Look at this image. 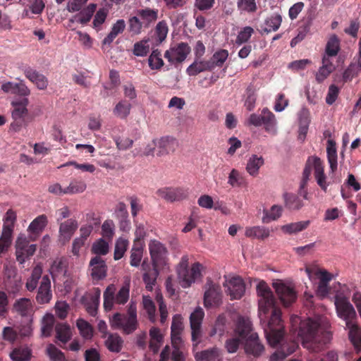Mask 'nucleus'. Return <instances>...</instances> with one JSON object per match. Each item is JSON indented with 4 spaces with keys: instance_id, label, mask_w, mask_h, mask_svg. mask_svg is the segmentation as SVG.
Returning <instances> with one entry per match:
<instances>
[{
    "instance_id": "nucleus-58",
    "label": "nucleus",
    "mask_w": 361,
    "mask_h": 361,
    "mask_svg": "<svg viewBox=\"0 0 361 361\" xmlns=\"http://www.w3.org/2000/svg\"><path fill=\"white\" fill-rule=\"evenodd\" d=\"M357 74V66L356 63H351L343 73L342 79L343 82H350Z\"/></svg>"
},
{
    "instance_id": "nucleus-40",
    "label": "nucleus",
    "mask_w": 361,
    "mask_h": 361,
    "mask_svg": "<svg viewBox=\"0 0 361 361\" xmlns=\"http://www.w3.org/2000/svg\"><path fill=\"white\" fill-rule=\"evenodd\" d=\"M54 317L51 314H46L42 320L41 332L44 337L51 336L54 325Z\"/></svg>"
},
{
    "instance_id": "nucleus-30",
    "label": "nucleus",
    "mask_w": 361,
    "mask_h": 361,
    "mask_svg": "<svg viewBox=\"0 0 361 361\" xmlns=\"http://www.w3.org/2000/svg\"><path fill=\"white\" fill-rule=\"evenodd\" d=\"M206 71H212L209 62L208 61L195 60L188 67L186 73L190 76H195Z\"/></svg>"
},
{
    "instance_id": "nucleus-7",
    "label": "nucleus",
    "mask_w": 361,
    "mask_h": 361,
    "mask_svg": "<svg viewBox=\"0 0 361 361\" xmlns=\"http://www.w3.org/2000/svg\"><path fill=\"white\" fill-rule=\"evenodd\" d=\"M28 104L29 100L26 97L16 99L11 102L13 107L12 117L14 121L11 124V127L16 132L20 130L25 124V118L28 114L27 109Z\"/></svg>"
},
{
    "instance_id": "nucleus-13",
    "label": "nucleus",
    "mask_w": 361,
    "mask_h": 361,
    "mask_svg": "<svg viewBox=\"0 0 361 361\" xmlns=\"http://www.w3.org/2000/svg\"><path fill=\"white\" fill-rule=\"evenodd\" d=\"M190 52V47L185 42H180L171 47L164 53V58L171 63H182Z\"/></svg>"
},
{
    "instance_id": "nucleus-45",
    "label": "nucleus",
    "mask_w": 361,
    "mask_h": 361,
    "mask_svg": "<svg viewBox=\"0 0 361 361\" xmlns=\"http://www.w3.org/2000/svg\"><path fill=\"white\" fill-rule=\"evenodd\" d=\"M340 50V41L336 35L331 36L326 45L325 52L328 56H335Z\"/></svg>"
},
{
    "instance_id": "nucleus-23",
    "label": "nucleus",
    "mask_w": 361,
    "mask_h": 361,
    "mask_svg": "<svg viewBox=\"0 0 361 361\" xmlns=\"http://www.w3.org/2000/svg\"><path fill=\"white\" fill-rule=\"evenodd\" d=\"M158 10L150 8L138 9L136 14L140 18L145 28H148L151 24L154 23L158 18Z\"/></svg>"
},
{
    "instance_id": "nucleus-62",
    "label": "nucleus",
    "mask_w": 361,
    "mask_h": 361,
    "mask_svg": "<svg viewBox=\"0 0 361 361\" xmlns=\"http://www.w3.org/2000/svg\"><path fill=\"white\" fill-rule=\"evenodd\" d=\"M130 202L131 214L133 218L136 217L137 214L142 209V204L140 200L135 195L128 197Z\"/></svg>"
},
{
    "instance_id": "nucleus-22",
    "label": "nucleus",
    "mask_w": 361,
    "mask_h": 361,
    "mask_svg": "<svg viewBox=\"0 0 361 361\" xmlns=\"http://www.w3.org/2000/svg\"><path fill=\"white\" fill-rule=\"evenodd\" d=\"M33 305L30 299L21 298L17 299L13 305V311L21 317H27L32 312Z\"/></svg>"
},
{
    "instance_id": "nucleus-38",
    "label": "nucleus",
    "mask_w": 361,
    "mask_h": 361,
    "mask_svg": "<svg viewBox=\"0 0 361 361\" xmlns=\"http://www.w3.org/2000/svg\"><path fill=\"white\" fill-rule=\"evenodd\" d=\"M142 305L147 314L149 320L151 322L154 323L157 321L156 307L154 302L149 296L144 295L142 297Z\"/></svg>"
},
{
    "instance_id": "nucleus-12",
    "label": "nucleus",
    "mask_w": 361,
    "mask_h": 361,
    "mask_svg": "<svg viewBox=\"0 0 361 361\" xmlns=\"http://www.w3.org/2000/svg\"><path fill=\"white\" fill-rule=\"evenodd\" d=\"M272 285L283 306L288 307L295 302L297 293L293 287L279 280L274 282Z\"/></svg>"
},
{
    "instance_id": "nucleus-21",
    "label": "nucleus",
    "mask_w": 361,
    "mask_h": 361,
    "mask_svg": "<svg viewBox=\"0 0 361 361\" xmlns=\"http://www.w3.org/2000/svg\"><path fill=\"white\" fill-rule=\"evenodd\" d=\"M78 227L77 221L70 219L61 223L59 226V240L65 244L72 238Z\"/></svg>"
},
{
    "instance_id": "nucleus-37",
    "label": "nucleus",
    "mask_w": 361,
    "mask_h": 361,
    "mask_svg": "<svg viewBox=\"0 0 361 361\" xmlns=\"http://www.w3.org/2000/svg\"><path fill=\"white\" fill-rule=\"evenodd\" d=\"M47 222L48 221L46 215H39L30 223L28 227V231L32 233L38 234L44 230Z\"/></svg>"
},
{
    "instance_id": "nucleus-32",
    "label": "nucleus",
    "mask_w": 361,
    "mask_h": 361,
    "mask_svg": "<svg viewBox=\"0 0 361 361\" xmlns=\"http://www.w3.org/2000/svg\"><path fill=\"white\" fill-rule=\"evenodd\" d=\"M42 267L41 265H36L32 271L31 276L27 279L25 287L27 290L32 292L36 289L39 280L42 277Z\"/></svg>"
},
{
    "instance_id": "nucleus-46",
    "label": "nucleus",
    "mask_w": 361,
    "mask_h": 361,
    "mask_svg": "<svg viewBox=\"0 0 361 361\" xmlns=\"http://www.w3.org/2000/svg\"><path fill=\"white\" fill-rule=\"evenodd\" d=\"M66 268L67 264L66 260L63 258L55 259L50 267V272L52 277L54 278L60 274H65Z\"/></svg>"
},
{
    "instance_id": "nucleus-64",
    "label": "nucleus",
    "mask_w": 361,
    "mask_h": 361,
    "mask_svg": "<svg viewBox=\"0 0 361 361\" xmlns=\"http://www.w3.org/2000/svg\"><path fill=\"white\" fill-rule=\"evenodd\" d=\"M336 69L335 66L325 67L322 66L316 74V80L321 83Z\"/></svg>"
},
{
    "instance_id": "nucleus-16",
    "label": "nucleus",
    "mask_w": 361,
    "mask_h": 361,
    "mask_svg": "<svg viewBox=\"0 0 361 361\" xmlns=\"http://www.w3.org/2000/svg\"><path fill=\"white\" fill-rule=\"evenodd\" d=\"M207 288L204 295V304L206 307L219 306L221 302V287L212 281L207 283Z\"/></svg>"
},
{
    "instance_id": "nucleus-11",
    "label": "nucleus",
    "mask_w": 361,
    "mask_h": 361,
    "mask_svg": "<svg viewBox=\"0 0 361 361\" xmlns=\"http://www.w3.org/2000/svg\"><path fill=\"white\" fill-rule=\"evenodd\" d=\"M204 317V310L200 307H196L190 316V324L192 331L191 336L194 348L197 347L201 341V326Z\"/></svg>"
},
{
    "instance_id": "nucleus-54",
    "label": "nucleus",
    "mask_w": 361,
    "mask_h": 361,
    "mask_svg": "<svg viewBox=\"0 0 361 361\" xmlns=\"http://www.w3.org/2000/svg\"><path fill=\"white\" fill-rule=\"evenodd\" d=\"M282 207L279 205L271 207L269 212H266L262 218V222L267 224L271 221L276 220L281 216Z\"/></svg>"
},
{
    "instance_id": "nucleus-39",
    "label": "nucleus",
    "mask_w": 361,
    "mask_h": 361,
    "mask_svg": "<svg viewBox=\"0 0 361 361\" xmlns=\"http://www.w3.org/2000/svg\"><path fill=\"white\" fill-rule=\"evenodd\" d=\"M56 338L63 343H66L71 337L70 326L66 324H57L55 326Z\"/></svg>"
},
{
    "instance_id": "nucleus-8",
    "label": "nucleus",
    "mask_w": 361,
    "mask_h": 361,
    "mask_svg": "<svg viewBox=\"0 0 361 361\" xmlns=\"http://www.w3.org/2000/svg\"><path fill=\"white\" fill-rule=\"evenodd\" d=\"M248 122L255 126L264 125L265 130L269 133L276 134V133L275 115L267 108L263 109L260 115L252 114L249 117Z\"/></svg>"
},
{
    "instance_id": "nucleus-59",
    "label": "nucleus",
    "mask_w": 361,
    "mask_h": 361,
    "mask_svg": "<svg viewBox=\"0 0 361 361\" xmlns=\"http://www.w3.org/2000/svg\"><path fill=\"white\" fill-rule=\"evenodd\" d=\"M157 302L159 305V311L160 314V322L164 324L168 317V310L166 307V305L164 301V298L162 295H157Z\"/></svg>"
},
{
    "instance_id": "nucleus-35",
    "label": "nucleus",
    "mask_w": 361,
    "mask_h": 361,
    "mask_svg": "<svg viewBox=\"0 0 361 361\" xmlns=\"http://www.w3.org/2000/svg\"><path fill=\"white\" fill-rule=\"evenodd\" d=\"M115 292L116 287L113 284L108 286L104 292V308L106 312L113 309L115 303Z\"/></svg>"
},
{
    "instance_id": "nucleus-2",
    "label": "nucleus",
    "mask_w": 361,
    "mask_h": 361,
    "mask_svg": "<svg viewBox=\"0 0 361 361\" xmlns=\"http://www.w3.org/2000/svg\"><path fill=\"white\" fill-rule=\"evenodd\" d=\"M299 335L302 338V346L313 352L321 350L330 337L318 321L310 318L300 323Z\"/></svg>"
},
{
    "instance_id": "nucleus-50",
    "label": "nucleus",
    "mask_w": 361,
    "mask_h": 361,
    "mask_svg": "<svg viewBox=\"0 0 361 361\" xmlns=\"http://www.w3.org/2000/svg\"><path fill=\"white\" fill-rule=\"evenodd\" d=\"M149 39H143L134 44L133 53L137 56H145L149 51Z\"/></svg>"
},
{
    "instance_id": "nucleus-6",
    "label": "nucleus",
    "mask_w": 361,
    "mask_h": 361,
    "mask_svg": "<svg viewBox=\"0 0 361 361\" xmlns=\"http://www.w3.org/2000/svg\"><path fill=\"white\" fill-rule=\"evenodd\" d=\"M111 326L122 329L123 331L130 334L137 327V308L134 303H130L128 307L127 314L115 313L110 319Z\"/></svg>"
},
{
    "instance_id": "nucleus-31",
    "label": "nucleus",
    "mask_w": 361,
    "mask_h": 361,
    "mask_svg": "<svg viewBox=\"0 0 361 361\" xmlns=\"http://www.w3.org/2000/svg\"><path fill=\"white\" fill-rule=\"evenodd\" d=\"M327 159L329 164L330 169L332 173H334L337 169V152L336 147V143L332 140L327 141Z\"/></svg>"
},
{
    "instance_id": "nucleus-10",
    "label": "nucleus",
    "mask_w": 361,
    "mask_h": 361,
    "mask_svg": "<svg viewBox=\"0 0 361 361\" xmlns=\"http://www.w3.org/2000/svg\"><path fill=\"white\" fill-rule=\"evenodd\" d=\"M149 251L154 267H163L166 263L168 250L165 245L157 240L149 243Z\"/></svg>"
},
{
    "instance_id": "nucleus-4",
    "label": "nucleus",
    "mask_w": 361,
    "mask_h": 361,
    "mask_svg": "<svg viewBox=\"0 0 361 361\" xmlns=\"http://www.w3.org/2000/svg\"><path fill=\"white\" fill-rule=\"evenodd\" d=\"M312 170H314L315 180L323 191L326 192L329 185L326 182V176L324 173V166L321 159L316 156L309 157L306 161L302 172L299 190L300 195H302L305 200L307 199L306 188Z\"/></svg>"
},
{
    "instance_id": "nucleus-14",
    "label": "nucleus",
    "mask_w": 361,
    "mask_h": 361,
    "mask_svg": "<svg viewBox=\"0 0 361 361\" xmlns=\"http://www.w3.org/2000/svg\"><path fill=\"white\" fill-rule=\"evenodd\" d=\"M100 295V289L99 288H94L90 292L85 294L81 298V303L85 306L87 313L92 317H95L97 314Z\"/></svg>"
},
{
    "instance_id": "nucleus-51",
    "label": "nucleus",
    "mask_w": 361,
    "mask_h": 361,
    "mask_svg": "<svg viewBox=\"0 0 361 361\" xmlns=\"http://www.w3.org/2000/svg\"><path fill=\"white\" fill-rule=\"evenodd\" d=\"M31 357V350L27 348H16L11 353L13 361H28Z\"/></svg>"
},
{
    "instance_id": "nucleus-26",
    "label": "nucleus",
    "mask_w": 361,
    "mask_h": 361,
    "mask_svg": "<svg viewBox=\"0 0 361 361\" xmlns=\"http://www.w3.org/2000/svg\"><path fill=\"white\" fill-rule=\"evenodd\" d=\"M142 267V269L145 271L143 281L146 285V288L148 290H152L159 275V267H153L152 269L149 268V269L147 270V267H148L149 265L147 264L145 262H143Z\"/></svg>"
},
{
    "instance_id": "nucleus-1",
    "label": "nucleus",
    "mask_w": 361,
    "mask_h": 361,
    "mask_svg": "<svg viewBox=\"0 0 361 361\" xmlns=\"http://www.w3.org/2000/svg\"><path fill=\"white\" fill-rule=\"evenodd\" d=\"M257 292L259 298L258 303L261 320L265 319L267 314L271 313L268 323L264 328V334L267 341L271 344H274L281 336L283 329L281 311L276 307V300L273 293L265 281H261L258 283Z\"/></svg>"
},
{
    "instance_id": "nucleus-25",
    "label": "nucleus",
    "mask_w": 361,
    "mask_h": 361,
    "mask_svg": "<svg viewBox=\"0 0 361 361\" xmlns=\"http://www.w3.org/2000/svg\"><path fill=\"white\" fill-rule=\"evenodd\" d=\"M201 267L199 262H195L188 269V273L185 279L183 277H178L180 281V285L183 288H188L201 276Z\"/></svg>"
},
{
    "instance_id": "nucleus-55",
    "label": "nucleus",
    "mask_w": 361,
    "mask_h": 361,
    "mask_svg": "<svg viewBox=\"0 0 361 361\" xmlns=\"http://www.w3.org/2000/svg\"><path fill=\"white\" fill-rule=\"evenodd\" d=\"M138 245L134 244L131 250L130 264L133 267H138L142 257V248Z\"/></svg>"
},
{
    "instance_id": "nucleus-19",
    "label": "nucleus",
    "mask_w": 361,
    "mask_h": 361,
    "mask_svg": "<svg viewBox=\"0 0 361 361\" xmlns=\"http://www.w3.org/2000/svg\"><path fill=\"white\" fill-rule=\"evenodd\" d=\"M157 155L162 157L174 152L178 146V142L173 137L165 136L157 140Z\"/></svg>"
},
{
    "instance_id": "nucleus-52",
    "label": "nucleus",
    "mask_w": 361,
    "mask_h": 361,
    "mask_svg": "<svg viewBox=\"0 0 361 361\" xmlns=\"http://www.w3.org/2000/svg\"><path fill=\"white\" fill-rule=\"evenodd\" d=\"M130 283H126L115 295V303L118 305L126 304L129 299Z\"/></svg>"
},
{
    "instance_id": "nucleus-43",
    "label": "nucleus",
    "mask_w": 361,
    "mask_h": 361,
    "mask_svg": "<svg viewBox=\"0 0 361 361\" xmlns=\"http://www.w3.org/2000/svg\"><path fill=\"white\" fill-rule=\"evenodd\" d=\"M131 109L130 104L126 100L120 101L114 109V114L120 118H126L129 114Z\"/></svg>"
},
{
    "instance_id": "nucleus-49",
    "label": "nucleus",
    "mask_w": 361,
    "mask_h": 361,
    "mask_svg": "<svg viewBox=\"0 0 361 361\" xmlns=\"http://www.w3.org/2000/svg\"><path fill=\"white\" fill-rule=\"evenodd\" d=\"M128 245V240L123 238H119L116 240L114 255V258L115 260H118L123 257L126 251L127 250Z\"/></svg>"
},
{
    "instance_id": "nucleus-34",
    "label": "nucleus",
    "mask_w": 361,
    "mask_h": 361,
    "mask_svg": "<svg viewBox=\"0 0 361 361\" xmlns=\"http://www.w3.org/2000/svg\"><path fill=\"white\" fill-rule=\"evenodd\" d=\"M310 224L309 220L290 223L283 225L281 231L287 234H294L306 229Z\"/></svg>"
},
{
    "instance_id": "nucleus-57",
    "label": "nucleus",
    "mask_w": 361,
    "mask_h": 361,
    "mask_svg": "<svg viewBox=\"0 0 361 361\" xmlns=\"http://www.w3.org/2000/svg\"><path fill=\"white\" fill-rule=\"evenodd\" d=\"M77 327L81 335L85 338H90L92 336V328L91 325L84 319H80L77 321Z\"/></svg>"
},
{
    "instance_id": "nucleus-60",
    "label": "nucleus",
    "mask_w": 361,
    "mask_h": 361,
    "mask_svg": "<svg viewBox=\"0 0 361 361\" xmlns=\"http://www.w3.org/2000/svg\"><path fill=\"white\" fill-rule=\"evenodd\" d=\"M189 259L188 255H183L177 267L178 277L186 279L188 273Z\"/></svg>"
},
{
    "instance_id": "nucleus-44",
    "label": "nucleus",
    "mask_w": 361,
    "mask_h": 361,
    "mask_svg": "<svg viewBox=\"0 0 361 361\" xmlns=\"http://www.w3.org/2000/svg\"><path fill=\"white\" fill-rule=\"evenodd\" d=\"M96 9V5L94 4H90L87 8H84L79 14L75 16L77 22L81 24L87 23L92 18L93 13Z\"/></svg>"
},
{
    "instance_id": "nucleus-24",
    "label": "nucleus",
    "mask_w": 361,
    "mask_h": 361,
    "mask_svg": "<svg viewBox=\"0 0 361 361\" xmlns=\"http://www.w3.org/2000/svg\"><path fill=\"white\" fill-rule=\"evenodd\" d=\"M195 357L197 361H221L222 355L219 348L213 347L197 353Z\"/></svg>"
},
{
    "instance_id": "nucleus-3",
    "label": "nucleus",
    "mask_w": 361,
    "mask_h": 361,
    "mask_svg": "<svg viewBox=\"0 0 361 361\" xmlns=\"http://www.w3.org/2000/svg\"><path fill=\"white\" fill-rule=\"evenodd\" d=\"M335 306L338 317L345 322L346 327L349 330L348 336L350 341L355 345H361V334L356 322L357 314L353 305L346 297L336 295Z\"/></svg>"
},
{
    "instance_id": "nucleus-63",
    "label": "nucleus",
    "mask_w": 361,
    "mask_h": 361,
    "mask_svg": "<svg viewBox=\"0 0 361 361\" xmlns=\"http://www.w3.org/2000/svg\"><path fill=\"white\" fill-rule=\"evenodd\" d=\"M114 224L112 220H106L102 226V235L108 239H111L114 235Z\"/></svg>"
},
{
    "instance_id": "nucleus-42",
    "label": "nucleus",
    "mask_w": 361,
    "mask_h": 361,
    "mask_svg": "<svg viewBox=\"0 0 361 361\" xmlns=\"http://www.w3.org/2000/svg\"><path fill=\"white\" fill-rule=\"evenodd\" d=\"M168 32L169 27L165 20L159 21L155 27L154 35L157 44L162 43L166 39Z\"/></svg>"
},
{
    "instance_id": "nucleus-17",
    "label": "nucleus",
    "mask_w": 361,
    "mask_h": 361,
    "mask_svg": "<svg viewBox=\"0 0 361 361\" xmlns=\"http://www.w3.org/2000/svg\"><path fill=\"white\" fill-rule=\"evenodd\" d=\"M157 194L166 201L173 202L186 199L189 193L188 190L181 188H166L158 190Z\"/></svg>"
},
{
    "instance_id": "nucleus-56",
    "label": "nucleus",
    "mask_w": 361,
    "mask_h": 361,
    "mask_svg": "<svg viewBox=\"0 0 361 361\" xmlns=\"http://www.w3.org/2000/svg\"><path fill=\"white\" fill-rule=\"evenodd\" d=\"M92 251L97 256L105 255L109 252V244L101 238L92 245Z\"/></svg>"
},
{
    "instance_id": "nucleus-36",
    "label": "nucleus",
    "mask_w": 361,
    "mask_h": 361,
    "mask_svg": "<svg viewBox=\"0 0 361 361\" xmlns=\"http://www.w3.org/2000/svg\"><path fill=\"white\" fill-rule=\"evenodd\" d=\"M228 56V51L226 49H220L216 51L208 61L211 65L212 70L215 67H221Z\"/></svg>"
},
{
    "instance_id": "nucleus-61",
    "label": "nucleus",
    "mask_w": 361,
    "mask_h": 361,
    "mask_svg": "<svg viewBox=\"0 0 361 361\" xmlns=\"http://www.w3.org/2000/svg\"><path fill=\"white\" fill-rule=\"evenodd\" d=\"M254 32V30L252 27L250 26L245 27L242 30L238 33L236 38V43L238 44H241L247 42L252 35Z\"/></svg>"
},
{
    "instance_id": "nucleus-47",
    "label": "nucleus",
    "mask_w": 361,
    "mask_h": 361,
    "mask_svg": "<svg viewBox=\"0 0 361 361\" xmlns=\"http://www.w3.org/2000/svg\"><path fill=\"white\" fill-rule=\"evenodd\" d=\"M282 18L279 14H275L265 20L266 27L264 29V32H270L271 31H276L281 26Z\"/></svg>"
},
{
    "instance_id": "nucleus-48",
    "label": "nucleus",
    "mask_w": 361,
    "mask_h": 361,
    "mask_svg": "<svg viewBox=\"0 0 361 361\" xmlns=\"http://www.w3.org/2000/svg\"><path fill=\"white\" fill-rule=\"evenodd\" d=\"M128 31L132 35H137L140 34L145 26L142 23L140 18L136 14L135 16L130 17L128 21Z\"/></svg>"
},
{
    "instance_id": "nucleus-33",
    "label": "nucleus",
    "mask_w": 361,
    "mask_h": 361,
    "mask_svg": "<svg viewBox=\"0 0 361 361\" xmlns=\"http://www.w3.org/2000/svg\"><path fill=\"white\" fill-rule=\"evenodd\" d=\"M264 164V159L262 157L257 155H252L247 161L246 171L252 176H257L259 173V168Z\"/></svg>"
},
{
    "instance_id": "nucleus-9",
    "label": "nucleus",
    "mask_w": 361,
    "mask_h": 361,
    "mask_svg": "<svg viewBox=\"0 0 361 361\" xmlns=\"http://www.w3.org/2000/svg\"><path fill=\"white\" fill-rule=\"evenodd\" d=\"M284 336V326L281 330V336L279 339V341L274 344H271L269 341V344L272 347L276 346L277 344H280V346L276 351L272 354L270 357L269 361H282L286 357L293 353L295 350L298 348V345L294 341H285L283 340Z\"/></svg>"
},
{
    "instance_id": "nucleus-27",
    "label": "nucleus",
    "mask_w": 361,
    "mask_h": 361,
    "mask_svg": "<svg viewBox=\"0 0 361 361\" xmlns=\"http://www.w3.org/2000/svg\"><path fill=\"white\" fill-rule=\"evenodd\" d=\"M285 207L290 211H297L303 206L302 200L295 194L286 192L283 195Z\"/></svg>"
},
{
    "instance_id": "nucleus-5",
    "label": "nucleus",
    "mask_w": 361,
    "mask_h": 361,
    "mask_svg": "<svg viewBox=\"0 0 361 361\" xmlns=\"http://www.w3.org/2000/svg\"><path fill=\"white\" fill-rule=\"evenodd\" d=\"M235 331L242 338L247 336L244 347L247 355L258 357L262 354L264 351V346L259 341L257 333L250 334V326L249 323L245 322L243 319H240Z\"/></svg>"
},
{
    "instance_id": "nucleus-20",
    "label": "nucleus",
    "mask_w": 361,
    "mask_h": 361,
    "mask_svg": "<svg viewBox=\"0 0 361 361\" xmlns=\"http://www.w3.org/2000/svg\"><path fill=\"white\" fill-rule=\"evenodd\" d=\"M91 276L93 280L99 281L106 276L107 266L105 261L100 256L92 257L90 262Z\"/></svg>"
},
{
    "instance_id": "nucleus-18",
    "label": "nucleus",
    "mask_w": 361,
    "mask_h": 361,
    "mask_svg": "<svg viewBox=\"0 0 361 361\" xmlns=\"http://www.w3.org/2000/svg\"><path fill=\"white\" fill-rule=\"evenodd\" d=\"M52 298L51 281L48 275L42 278L39 287L36 295V301L40 305L49 303Z\"/></svg>"
},
{
    "instance_id": "nucleus-41",
    "label": "nucleus",
    "mask_w": 361,
    "mask_h": 361,
    "mask_svg": "<svg viewBox=\"0 0 361 361\" xmlns=\"http://www.w3.org/2000/svg\"><path fill=\"white\" fill-rule=\"evenodd\" d=\"M123 342L122 338L118 334H110L105 343L110 351L118 353L122 348Z\"/></svg>"
},
{
    "instance_id": "nucleus-28",
    "label": "nucleus",
    "mask_w": 361,
    "mask_h": 361,
    "mask_svg": "<svg viewBox=\"0 0 361 361\" xmlns=\"http://www.w3.org/2000/svg\"><path fill=\"white\" fill-rule=\"evenodd\" d=\"M13 229L9 226H4L0 236V255L6 254L12 243Z\"/></svg>"
},
{
    "instance_id": "nucleus-29",
    "label": "nucleus",
    "mask_w": 361,
    "mask_h": 361,
    "mask_svg": "<svg viewBox=\"0 0 361 361\" xmlns=\"http://www.w3.org/2000/svg\"><path fill=\"white\" fill-rule=\"evenodd\" d=\"M245 235L247 238L264 240L270 235L269 228L264 226H252L245 228Z\"/></svg>"
},
{
    "instance_id": "nucleus-15",
    "label": "nucleus",
    "mask_w": 361,
    "mask_h": 361,
    "mask_svg": "<svg viewBox=\"0 0 361 361\" xmlns=\"http://www.w3.org/2000/svg\"><path fill=\"white\" fill-rule=\"evenodd\" d=\"M224 286L226 288V293L230 295L231 300L240 299L245 293V285L240 276H234L226 280Z\"/></svg>"
},
{
    "instance_id": "nucleus-53",
    "label": "nucleus",
    "mask_w": 361,
    "mask_h": 361,
    "mask_svg": "<svg viewBox=\"0 0 361 361\" xmlns=\"http://www.w3.org/2000/svg\"><path fill=\"white\" fill-rule=\"evenodd\" d=\"M86 187V183L84 181L75 179L65 188V192L71 195L81 193L85 190Z\"/></svg>"
}]
</instances>
